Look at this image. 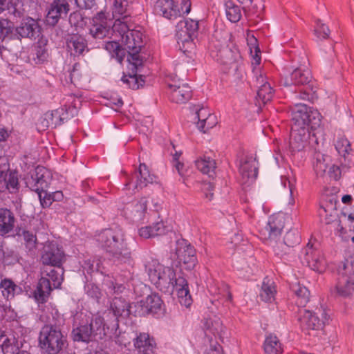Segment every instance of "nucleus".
I'll use <instances>...</instances> for the list:
<instances>
[{
	"mask_svg": "<svg viewBox=\"0 0 354 354\" xmlns=\"http://www.w3.org/2000/svg\"><path fill=\"white\" fill-rule=\"evenodd\" d=\"M263 347L265 354H282L284 352L283 344L278 337L272 333L266 336Z\"/></svg>",
	"mask_w": 354,
	"mask_h": 354,
	"instance_id": "nucleus-42",
	"label": "nucleus"
},
{
	"mask_svg": "<svg viewBox=\"0 0 354 354\" xmlns=\"http://www.w3.org/2000/svg\"><path fill=\"white\" fill-rule=\"evenodd\" d=\"M136 182L135 188L142 189L147 187L149 184L156 181L157 177L149 169L148 166L145 163H140L138 170L136 171Z\"/></svg>",
	"mask_w": 354,
	"mask_h": 354,
	"instance_id": "nucleus-34",
	"label": "nucleus"
},
{
	"mask_svg": "<svg viewBox=\"0 0 354 354\" xmlns=\"http://www.w3.org/2000/svg\"><path fill=\"white\" fill-rule=\"evenodd\" d=\"M84 290L88 297L95 300L97 303H100L102 297V291L101 288L92 279H89L88 277L85 276L84 281Z\"/></svg>",
	"mask_w": 354,
	"mask_h": 354,
	"instance_id": "nucleus-51",
	"label": "nucleus"
},
{
	"mask_svg": "<svg viewBox=\"0 0 354 354\" xmlns=\"http://www.w3.org/2000/svg\"><path fill=\"white\" fill-rule=\"evenodd\" d=\"M46 45V40L45 42L39 40L34 46L32 58L36 64H42L47 62L49 55Z\"/></svg>",
	"mask_w": 354,
	"mask_h": 354,
	"instance_id": "nucleus-48",
	"label": "nucleus"
},
{
	"mask_svg": "<svg viewBox=\"0 0 354 354\" xmlns=\"http://www.w3.org/2000/svg\"><path fill=\"white\" fill-rule=\"evenodd\" d=\"M337 275L354 277V252L345 251L344 260L338 266Z\"/></svg>",
	"mask_w": 354,
	"mask_h": 354,
	"instance_id": "nucleus-41",
	"label": "nucleus"
},
{
	"mask_svg": "<svg viewBox=\"0 0 354 354\" xmlns=\"http://www.w3.org/2000/svg\"><path fill=\"white\" fill-rule=\"evenodd\" d=\"M113 17L129 19L132 15L131 0H114L112 8Z\"/></svg>",
	"mask_w": 354,
	"mask_h": 354,
	"instance_id": "nucleus-39",
	"label": "nucleus"
},
{
	"mask_svg": "<svg viewBox=\"0 0 354 354\" xmlns=\"http://www.w3.org/2000/svg\"><path fill=\"white\" fill-rule=\"evenodd\" d=\"M95 261L91 259H83L80 262V266L82 269V272L84 273V277L88 275H91L95 271L97 272H99V264L100 262H97L96 266L94 265Z\"/></svg>",
	"mask_w": 354,
	"mask_h": 354,
	"instance_id": "nucleus-62",
	"label": "nucleus"
},
{
	"mask_svg": "<svg viewBox=\"0 0 354 354\" xmlns=\"http://www.w3.org/2000/svg\"><path fill=\"white\" fill-rule=\"evenodd\" d=\"M334 145L339 156L342 168L350 167L354 164V149L351 148V142L344 135H338Z\"/></svg>",
	"mask_w": 354,
	"mask_h": 354,
	"instance_id": "nucleus-16",
	"label": "nucleus"
},
{
	"mask_svg": "<svg viewBox=\"0 0 354 354\" xmlns=\"http://www.w3.org/2000/svg\"><path fill=\"white\" fill-rule=\"evenodd\" d=\"M292 127L315 130L321 124V115L317 109L305 104H296L292 111Z\"/></svg>",
	"mask_w": 354,
	"mask_h": 354,
	"instance_id": "nucleus-9",
	"label": "nucleus"
},
{
	"mask_svg": "<svg viewBox=\"0 0 354 354\" xmlns=\"http://www.w3.org/2000/svg\"><path fill=\"white\" fill-rule=\"evenodd\" d=\"M0 291L6 301H10L15 297L22 295L24 290L20 285H17L12 279L4 277L0 281Z\"/></svg>",
	"mask_w": 354,
	"mask_h": 354,
	"instance_id": "nucleus-30",
	"label": "nucleus"
},
{
	"mask_svg": "<svg viewBox=\"0 0 354 354\" xmlns=\"http://www.w3.org/2000/svg\"><path fill=\"white\" fill-rule=\"evenodd\" d=\"M239 171L247 178L257 177L258 174V167L256 165V158L252 156H247L243 162H241Z\"/></svg>",
	"mask_w": 354,
	"mask_h": 354,
	"instance_id": "nucleus-50",
	"label": "nucleus"
},
{
	"mask_svg": "<svg viewBox=\"0 0 354 354\" xmlns=\"http://www.w3.org/2000/svg\"><path fill=\"white\" fill-rule=\"evenodd\" d=\"M337 207L334 203L320 202L318 214L322 221L326 224H330L334 221Z\"/></svg>",
	"mask_w": 354,
	"mask_h": 354,
	"instance_id": "nucleus-46",
	"label": "nucleus"
},
{
	"mask_svg": "<svg viewBox=\"0 0 354 354\" xmlns=\"http://www.w3.org/2000/svg\"><path fill=\"white\" fill-rule=\"evenodd\" d=\"M115 19L114 24L111 29L110 25L108 24L107 13L101 10L95 15L91 19V27L89 33L96 39H102L108 36L111 31L115 34H118L121 37L122 41L124 37L131 32L132 29L127 24L128 19H122L119 17H113Z\"/></svg>",
	"mask_w": 354,
	"mask_h": 354,
	"instance_id": "nucleus-4",
	"label": "nucleus"
},
{
	"mask_svg": "<svg viewBox=\"0 0 354 354\" xmlns=\"http://www.w3.org/2000/svg\"><path fill=\"white\" fill-rule=\"evenodd\" d=\"M142 36L143 34L141 31L132 29L122 41L124 48L116 41H105L102 45L110 55L111 58L115 59L117 62L122 64L127 55V50L142 49L144 46Z\"/></svg>",
	"mask_w": 354,
	"mask_h": 354,
	"instance_id": "nucleus-5",
	"label": "nucleus"
},
{
	"mask_svg": "<svg viewBox=\"0 0 354 354\" xmlns=\"http://www.w3.org/2000/svg\"><path fill=\"white\" fill-rule=\"evenodd\" d=\"M92 324H80L73 329L71 337L74 342H89L93 336Z\"/></svg>",
	"mask_w": 354,
	"mask_h": 354,
	"instance_id": "nucleus-43",
	"label": "nucleus"
},
{
	"mask_svg": "<svg viewBox=\"0 0 354 354\" xmlns=\"http://www.w3.org/2000/svg\"><path fill=\"white\" fill-rule=\"evenodd\" d=\"M53 288L48 279L41 277L37 284L36 289L32 292V296L38 304H45L48 301Z\"/></svg>",
	"mask_w": 354,
	"mask_h": 354,
	"instance_id": "nucleus-33",
	"label": "nucleus"
},
{
	"mask_svg": "<svg viewBox=\"0 0 354 354\" xmlns=\"http://www.w3.org/2000/svg\"><path fill=\"white\" fill-rule=\"evenodd\" d=\"M83 102V95L81 91L71 93L67 95L65 104L57 109L60 115L62 124L77 115Z\"/></svg>",
	"mask_w": 354,
	"mask_h": 354,
	"instance_id": "nucleus-15",
	"label": "nucleus"
},
{
	"mask_svg": "<svg viewBox=\"0 0 354 354\" xmlns=\"http://www.w3.org/2000/svg\"><path fill=\"white\" fill-rule=\"evenodd\" d=\"M330 31L328 27L323 24L320 19L315 21L314 34L318 40L326 39L329 37Z\"/></svg>",
	"mask_w": 354,
	"mask_h": 354,
	"instance_id": "nucleus-58",
	"label": "nucleus"
},
{
	"mask_svg": "<svg viewBox=\"0 0 354 354\" xmlns=\"http://www.w3.org/2000/svg\"><path fill=\"white\" fill-rule=\"evenodd\" d=\"M70 24L75 27H82L85 24L84 17L79 12H74L69 16Z\"/></svg>",
	"mask_w": 354,
	"mask_h": 354,
	"instance_id": "nucleus-64",
	"label": "nucleus"
},
{
	"mask_svg": "<svg viewBox=\"0 0 354 354\" xmlns=\"http://www.w3.org/2000/svg\"><path fill=\"white\" fill-rule=\"evenodd\" d=\"M283 227V218L279 214L271 215L266 226V230L268 232V238L276 239L281 235Z\"/></svg>",
	"mask_w": 354,
	"mask_h": 354,
	"instance_id": "nucleus-36",
	"label": "nucleus"
},
{
	"mask_svg": "<svg viewBox=\"0 0 354 354\" xmlns=\"http://www.w3.org/2000/svg\"><path fill=\"white\" fill-rule=\"evenodd\" d=\"M3 337L5 339L0 346L3 354H28L26 351L20 350L18 341L15 337L9 339L4 335L1 336V338Z\"/></svg>",
	"mask_w": 354,
	"mask_h": 354,
	"instance_id": "nucleus-52",
	"label": "nucleus"
},
{
	"mask_svg": "<svg viewBox=\"0 0 354 354\" xmlns=\"http://www.w3.org/2000/svg\"><path fill=\"white\" fill-rule=\"evenodd\" d=\"M113 315L111 321V330H118L119 328L118 318L123 315H133L134 303L130 304L124 297L115 296L110 302V309Z\"/></svg>",
	"mask_w": 354,
	"mask_h": 354,
	"instance_id": "nucleus-14",
	"label": "nucleus"
},
{
	"mask_svg": "<svg viewBox=\"0 0 354 354\" xmlns=\"http://www.w3.org/2000/svg\"><path fill=\"white\" fill-rule=\"evenodd\" d=\"M176 37L180 50L185 55L195 47L194 41L199 35V21L186 18L177 24Z\"/></svg>",
	"mask_w": 354,
	"mask_h": 354,
	"instance_id": "nucleus-7",
	"label": "nucleus"
},
{
	"mask_svg": "<svg viewBox=\"0 0 354 354\" xmlns=\"http://www.w3.org/2000/svg\"><path fill=\"white\" fill-rule=\"evenodd\" d=\"M17 234L23 236L25 247L29 252L36 249L37 239L35 234L28 230L19 228Z\"/></svg>",
	"mask_w": 354,
	"mask_h": 354,
	"instance_id": "nucleus-53",
	"label": "nucleus"
},
{
	"mask_svg": "<svg viewBox=\"0 0 354 354\" xmlns=\"http://www.w3.org/2000/svg\"><path fill=\"white\" fill-rule=\"evenodd\" d=\"M144 266L150 281L158 290L165 294H171L175 290L181 306H192L193 299L183 272H177L172 266H165L153 257L147 259Z\"/></svg>",
	"mask_w": 354,
	"mask_h": 354,
	"instance_id": "nucleus-1",
	"label": "nucleus"
},
{
	"mask_svg": "<svg viewBox=\"0 0 354 354\" xmlns=\"http://www.w3.org/2000/svg\"><path fill=\"white\" fill-rule=\"evenodd\" d=\"M64 256L62 249L56 243L51 242L44 245L41 261L44 265L61 268Z\"/></svg>",
	"mask_w": 354,
	"mask_h": 354,
	"instance_id": "nucleus-19",
	"label": "nucleus"
},
{
	"mask_svg": "<svg viewBox=\"0 0 354 354\" xmlns=\"http://www.w3.org/2000/svg\"><path fill=\"white\" fill-rule=\"evenodd\" d=\"M39 343L48 354H59L67 346L66 337L56 326L44 325L39 333Z\"/></svg>",
	"mask_w": 354,
	"mask_h": 354,
	"instance_id": "nucleus-8",
	"label": "nucleus"
},
{
	"mask_svg": "<svg viewBox=\"0 0 354 354\" xmlns=\"http://www.w3.org/2000/svg\"><path fill=\"white\" fill-rule=\"evenodd\" d=\"M313 75L310 71L304 66L295 68L284 79L285 86H304L313 84Z\"/></svg>",
	"mask_w": 354,
	"mask_h": 354,
	"instance_id": "nucleus-20",
	"label": "nucleus"
},
{
	"mask_svg": "<svg viewBox=\"0 0 354 354\" xmlns=\"http://www.w3.org/2000/svg\"><path fill=\"white\" fill-rule=\"evenodd\" d=\"M133 345L140 354H155L158 349L155 338L147 333H140L133 339Z\"/></svg>",
	"mask_w": 354,
	"mask_h": 354,
	"instance_id": "nucleus-25",
	"label": "nucleus"
},
{
	"mask_svg": "<svg viewBox=\"0 0 354 354\" xmlns=\"http://www.w3.org/2000/svg\"><path fill=\"white\" fill-rule=\"evenodd\" d=\"M19 171L12 169L4 180L0 181V192L8 191L10 194H17L19 192Z\"/></svg>",
	"mask_w": 354,
	"mask_h": 354,
	"instance_id": "nucleus-35",
	"label": "nucleus"
},
{
	"mask_svg": "<svg viewBox=\"0 0 354 354\" xmlns=\"http://www.w3.org/2000/svg\"><path fill=\"white\" fill-rule=\"evenodd\" d=\"M16 32L19 37L35 39L39 36L40 26L35 19L27 17L16 28Z\"/></svg>",
	"mask_w": 354,
	"mask_h": 354,
	"instance_id": "nucleus-27",
	"label": "nucleus"
},
{
	"mask_svg": "<svg viewBox=\"0 0 354 354\" xmlns=\"http://www.w3.org/2000/svg\"><path fill=\"white\" fill-rule=\"evenodd\" d=\"M203 328L207 337L212 335L221 339L223 338L226 329L222 320L216 316L205 319Z\"/></svg>",
	"mask_w": 354,
	"mask_h": 354,
	"instance_id": "nucleus-29",
	"label": "nucleus"
},
{
	"mask_svg": "<svg viewBox=\"0 0 354 354\" xmlns=\"http://www.w3.org/2000/svg\"><path fill=\"white\" fill-rule=\"evenodd\" d=\"M195 166L201 173L207 174L209 177L215 174L216 163L214 159L209 156L203 155L199 157L195 161Z\"/></svg>",
	"mask_w": 354,
	"mask_h": 354,
	"instance_id": "nucleus-44",
	"label": "nucleus"
},
{
	"mask_svg": "<svg viewBox=\"0 0 354 354\" xmlns=\"http://www.w3.org/2000/svg\"><path fill=\"white\" fill-rule=\"evenodd\" d=\"M247 44L249 46L250 53L252 54V66L257 67L261 61V50L259 46V42L257 39L253 34L248 33L247 35Z\"/></svg>",
	"mask_w": 354,
	"mask_h": 354,
	"instance_id": "nucleus-49",
	"label": "nucleus"
},
{
	"mask_svg": "<svg viewBox=\"0 0 354 354\" xmlns=\"http://www.w3.org/2000/svg\"><path fill=\"white\" fill-rule=\"evenodd\" d=\"M252 73L256 78L259 89L257 93L256 105L260 108L270 102L274 96V90L267 80V77L262 73L259 67L252 68Z\"/></svg>",
	"mask_w": 354,
	"mask_h": 354,
	"instance_id": "nucleus-13",
	"label": "nucleus"
},
{
	"mask_svg": "<svg viewBox=\"0 0 354 354\" xmlns=\"http://www.w3.org/2000/svg\"><path fill=\"white\" fill-rule=\"evenodd\" d=\"M225 12L227 19L232 23H236L241 19V9L232 1H227L225 3Z\"/></svg>",
	"mask_w": 354,
	"mask_h": 354,
	"instance_id": "nucleus-54",
	"label": "nucleus"
},
{
	"mask_svg": "<svg viewBox=\"0 0 354 354\" xmlns=\"http://www.w3.org/2000/svg\"><path fill=\"white\" fill-rule=\"evenodd\" d=\"M100 273L103 275L102 287L108 295L117 296L122 294L127 290L126 286L118 279L113 275L104 274L102 272Z\"/></svg>",
	"mask_w": 354,
	"mask_h": 354,
	"instance_id": "nucleus-31",
	"label": "nucleus"
},
{
	"mask_svg": "<svg viewBox=\"0 0 354 354\" xmlns=\"http://www.w3.org/2000/svg\"><path fill=\"white\" fill-rule=\"evenodd\" d=\"M295 314L299 328L308 335L311 331L323 330L330 319L327 309L323 306L316 308L315 310L304 309Z\"/></svg>",
	"mask_w": 354,
	"mask_h": 354,
	"instance_id": "nucleus-6",
	"label": "nucleus"
},
{
	"mask_svg": "<svg viewBox=\"0 0 354 354\" xmlns=\"http://www.w3.org/2000/svg\"><path fill=\"white\" fill-rule=\"evenodd\" d=\"M283 241L291 248L298 245L301 241V236L297 227L290 228L283 236Z\"/></svg>",
	"mask_w": 354,
	"mask_h": 354,
	"instance_id": "nucleus-55",
	"label": "nucleus"
},
{
	"mask_svg": "<svg viewBox=\"0 0 354 354\" xmlns=\"http://www.w3.org/2000/svg\"><path fill=\"white\" fill-rule=\"evenodd\" d=\"M337 294L342 297H348L354 292V277L338 276L335 286Z\"/></svg>",
	"mask_w": 354,
	"mask_h": 354,
	"instance_id": "nucleus-40",
	"label": "nucleus"
},
{
	"mask_svg": "<svg viewBox=\"0 0 354 354\" xmlns=\"http://www.w3.org/2000/svg\"><path fill=\"white\" fill-rule=\"evenodd\" d=\"M196 118H198L196 123L198 129L204 133L214 127L218 123L216 115L209 113L207 110L203 107L196 109Z\"/></svg>",
	"mask_w": 354,
	"mask_h": 354,
	"instance_id": "nucleus-28",
	"label": "nucleus"
},
{
	"mask_svg": "<svg viewBox=\"0 0 354 354\" xmlns=\"http://www.w3.org/2000/svg\"><path fill=\"white\" fill-rule=\"evenodd\" d=\"M299 259L304 265L317 272L322 273L326 269V260L322 252L310 242L301 250Z\"/></svg>",
	"mask_w": 354,
	"mask_h": 354,
	"instance_id": "nucleus-12",
	"label": "nucleus"
},
{
	"mask_svg": "<svg viewBox=\"0 0 354 354\" xmlns=\"http://www.w3.org/2000/svg\"><path fill=\"white\" fill-rule=\"evenodd\" d=\"M141 50H127L128 53L127 61L131 66V70L137 71L139 66H142V58L140 55Z\"/></svg>",
	"mask_w": 354,
	"mask_h": 354,
	"instance_id": "nucleus-57",
	"label": "nucleus"
},
{
	"mask_svg": "<svg viewBox=\"0 0 354 354\" xmlns=\"http://www.w3.org/2000/svg\"><path fill=\"white\" fill-rule=\"evenodd\" d=\"M66 44L67 50L73 57L83 55L85 51H88L87 40L78 33L68 34L66 38Z\"/></svg>",
	"mask_w": 354,
	"mask_h": 354,
	"instance_id": "nucleus-23",
	"label": "nucleus"
},
{
	"mask_svg": "<svg viewBox=\"0 0 354 354\" xmlns=\"http://www.w3.org/2000/svg\"><path fill=\"white\" fill-rule=\"evenodd\" d=\"M61 268L62 274L51 266H50L49 268H46V270L43 271V272H46V275L49 277L48 278L49 281H52L53 282V286L55 288H59L63 281V278L62 277V274H63V268L62 267Z\"/></svg>",
	"mask_w": 354,
	"mask_h": 354,
	"instance_id": "nucleus-60",
	"label": "nucleus"
},
{
	"mask_svg": "<svg viewBox=\"0 0 354 354\" xmlns=\"http://www.w3.org/2000/svg\"><path fill=\"white\" fill-rule=\"evenodd\" d=\"M178 258L179 262L185 265L187 270L194 269L198 262L196 250L191 244H186L183 251L178 250Z\"/></svg>",
	"mask_w": 354,
	"mask_h": 354,
	"instance_id": "nucleus-37",
	"label": "nucleus"
},
{
	"mask_svg": "<svg viewBox=\"0 0 354 354\" xmlns=\"http://www.w3.org/2000/svg\"><path fill=\"white\" fill-rule=\"evenodd\" d=\"M69 11L70 5L67 0H53L46 17V24L50 26H56L61 18L67 16Z\"/></svg>",
	"mask_w": 354,
	"mask_h": 354,
	"instance_id": "nucleus-18",
	"label": "nucleus"
},
{
	"mask_svg": "<svg viewBox=\"0 0 354 354\" xmlns=\"http://www.w3.org/2000/svg\"><path fill=\"white\" fill-rule=\"evenodd\" d=\"M26 186L37 194H43L48 189L52 181V175L48 169L37 166L33 172L28 174L24 178Z\"/></svg>",
	"mask_w": 354,
	"mask_h": 354,
	"instance_id": "nucleus-11",
	"label": "nucleus"
},
{
	"mask_svg": "<svg viewBox=\"0 0 354 354\" xmlns=\"http://www.w3.org/2000/svg\"><path fill=\"white\" fill-rule=\"evenodd\" d=\"M277 293L275 283L268 277L263 279L261 288L259 292V297L266 303H272L275 300Z\"/></svg>",
	"mask_w": 354,
	"mask_h": 354,
	"instance_id": "nucleus-38",
	"label": "nucleus"
},
{
	"mask_svg": "<svg viewBox=\"0 0 354 354\" xmlns=\"http://www.w3.org/2000/svg\"><path fill=\"white\" fill-rule=\"evenodd\" d=\"M316 92L313 83L304 86V89L301 90L299 93L298 97L299 99L310 101L313 98V95Z\"/></svg>",
	"mask_w": 354,
	"mask_h": 354,
	"instance_id": "nucleus-63",
	"label": "nucleus"
},
{
	"mask_svg": "<svg viewBox=\"0 0 354 354\" xmlns=\"http://www.w3.org/2000/svg\"><path fill=\"white\" fill-rule=\"evenodd\" d=\"M89 324H92L93 328V337L102 334L106 335L108 333L116 334L118 330H111V322H105L104 318L101 316L95 317L91 320Z\"/></svg>",
	"mask_w": 354,
	"mask_h": 354,
	"instance_id": "nucleus-47",
	"label": "nucleus"
},
{
	"mask_svg": "<svg viewBox=\"0 0 354 354\" xmlns=\"http://www.w3.org/2000/svg\"><path fill=\"white\" fill-rule=\"evenodd\" d=\"M292 248L287 245L284 241L276 242L273 245V252L274 255L279 259H283L286 257L288 256L291 252Z\"/></svg>",
	"mask_w": 354,
	"mask_h": 354,
	"instance_id": "nucleus-59",
	"label": "nucleus"
},
{
	"mask_svg": "<svg viewBox=\"0 0 354 354\" xmlns=\"http://www.w3.org/2000/svg\"><path fill=\"white\" fill-rule=\"evenodd\" d=\"M13 23L8 19H0V40L3 41L12 35Z\"/></svg>",
	"mask_w": 354,
	"mask_h": 354,
	"instance_id": "nucleus-61",
	"label": "nucleus"
},
{
	"mask_svg": "<svg viewBox=\"0 0 354 354\" xmlns=\"http://www.w3.org/2000/svg\"><path fill=\"white\" fill-rule=\"evenodd\" d=\"M153 12L169 20H175L181 15L178 5L174 0H156Z\"/></svg>",
	"mask_w": 354,
	"mask_h": 354,
	"instance_id": "nucleus-21",
	"label": "nucleus"
},
{
	"mask_svg": "<svg viewBox=\"0 0 354 354\" xmlns=\"http://www.w3.org/2000/svg\"><path fill=\"white\" fill-rule=\"evenodd\" d=\"M99 245L118 261L130 264L131 252L127 248L125 235L121 229H104L97 236Z\"/></svg>",
	"mask_w": 354,
	"mask_h": 354,
	"instance_id": "nucleus-3",
	"label": "nucleus"
},
{
	"mask_svg": "<svg viewBox=\"0 0 354 354\" xmlns=\"http://www.w3.org/2000/svg\"><path fill=\"white\" fill-rule=\"evenodd\" d=\"M167 93L169 100L176 104H185L193 95L192 88L187 83L181 85L168 84Z\"/></svg>",
	"mask_w": 354,
	"mask_h": 354,
	"instance_id": "nucleus-22",
	"label": "nucleus"
},
{
	"mask_svg": "<svg viewBox=\"0 0 354 354\" xmlns=\"http://www.w3.org/2000/svg\"><path fill=\"white\" fill-rule=\"evenodd\" d=\"M10 0H0V15L8 11L15 18H21L24 15V10L17 8L15 5L10 4Z\"/></svg>",
	"mask_w": 354,
	"mask_h": 354,
	"instance_id": "nucleus-56",
	"label": "nucleus"
},
{
	"mask_svg": "<svg viewBox=\"0 0 354 354\" xmlns=\"http://www.w3.org/2000/svg\"><path fill=\"white\" fill-rule=\"evenodd\" d=\"M209 50L212 58L222 66L223 73L232 74L236 78L241 76L243 62L236 45H225L218 40H212Z\"/></svg>",
	"mask_w": 354,
	"mask_h": 354,
	"instance_id": "nucleus-2",
	"label": "nucleus"
},
{
	"mask_svg": "<svg viewBox=\"0 0 354 354\" xmlns=\"http://www.w3.org/2000/svg\"><path fill=\"white\" fill-rule=\"evenodd\" d=\"M310 129L305 128H295L291 127L290 136V149L292 152L302 151L308 144Z\"/></svg>",
	"mask_w": 354,
	"mask_h": 354,
	"instance_id": "nucleus-24",
	"label": "nucleus"
},
{
	"mask_svg": "<svg viewBox=\"0 0 354 354\" xmlns=\"http://www.w3.org/2000/svg\"><path fill=\"white\" fill-rule=\"evenodd\" d=\"M163 306L164 302L161 297L158 293L153 292L134 303L133 315L135 317L152 315L157 317L162 314Z\"/></svg>",
	"mask_w": 354,
	"mask_h": 354,
	"instance_id": "nucleus-10",
	"label": "nucleus"
},
{
	"mask_svg": "<svg viewBox=\"0 0 354 354\" xmlns=\"http://www.w3.org/2000/svg\"><path fill=\"white\" fill-rule=\"evenodd\" d=\"M170 230L169 226L166 225L162 221L153 223L142 227L138 230V234L144 239H150L154 236L166 234Z\"/></svg>",
	"mask_w": 354,
	"mask_h": 354,
	"instance_id": "nucleus-32",
	"label": "nucleus"
},
{
	"mask_svg": "<svg viewBox=\"0 0 354 354\" xmlns=\"http://www.w3.org/2000/svg\"><path fill=\"white\" fill-rule=\"evenodd\" d=\"M120 80L127 88L137 90L144 86L145 77L141 75H138L136 71L134 72L131 71V73H128V74L124 73Z\"/></svg>",
	"mask_w": 354,
	"mask_h": 354,
	"instance_id": "nucleus-45",
	"label": "nucleus"
},
{
	"mask_svg": "<svg viewBox=\"0 0 354 354\" xmlns=\"http://www.w3.org/2000/svg\"><path fill=\"white\" fill-rule=\"evenodd\" d=\"M291 290L293 292L292 301L288 304V308L293 313H297L302 310L310 301V291L304 286L299 283L292 286Z\"/></svg>",
	"mask_w": 354,
	"mask_h": 354,
	"instance_id": "nucleus-17",
	"label": "nucleus"
},
{
	"mask_svg": "<svg viewBox=\"0 0 354 354\" xmlns=\"http://www.w3.org/2000/svg\"><path fill=\"white\" fill-rule=\"evenodd\" d=\"M16 222L15 215L10 209L0 207V236H10L14 231Z\"/></svg>",
	"mask_w": 354,
	"mask_h": 354,
	"instance_id": "nucleus-26",
	"label": "nucleus"
}]
</instances>
